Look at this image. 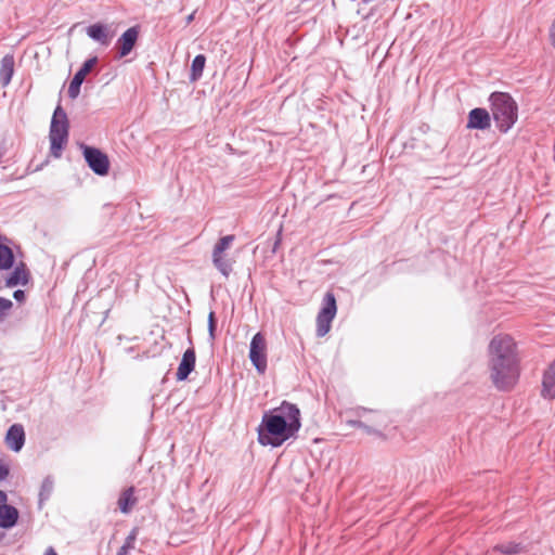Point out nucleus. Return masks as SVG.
Here are the masks:
<instances>
[{
    "mask_svg": "<svg viewBox=\"0 0 555 555\" xmlns=\"http://www.w3.org/2000/svg\"><path fill=\"white\" fill-rule=\"evenodd\" d=\"M301 427L300 411L294 403L283 401L279 408L264 412L258 427V442L272 448L296 438Z\"/></svg>",
    "mask_w": 555,
    "mask_h": 555,
    "instance_id": "obj_1",
    "label": "nucleus"
},
{
    "mask_svg": "<svg viewBox=\"0 0 555 555\" xmlns=\"http://www.w3.org/2000/svg\"><path fill=\"white\" fill-rule=\"evenodd\" d=\"M490 378L499 390H511L519 377L516 344L506 334L494 336L489 344Z\"/></svg>",
    "mask_w": 555,
    "mask_h": 555,
    "instance_id": "obj_2",
    "label": "nucleus"
},
{
    "mask_svg": "<svg viewBox=\"0 0 555 555\" xmlns=\"http://www.w3.org/2000/svg\"><path fill=\"white\" fill-rule=\"evenodd\" d=\"M491 115L503 133H506L517 121L518 107L514 99L504 92H494L490 95Z\"/></svg>",
    "mask_w": 555,
    "mask_h": 555,
    "instance_id": "obj_3",
    "label": "nucleus"
},
{
    "mask_svg": "<svg viewBox=\"0 0 555 555\" xmlns=\"http://www.w3.org/2000/svg\"><path fill=\"white\" fill-rule=\"evenodd\" d=\"M50 154L60 158L68 140V119L65 111L59 105L52 116L50 132Z\"/></svg>",
    "mask_w": 555,
    "mask_h": 555,
    "instance_id": "obj_4",
    "label": "nucleus"
},
{
    "mask_svg": "<svg viewBox=\"0 0 555 555\" xmlns=\"http://www.w3.org/2000/svg\"><path fill=\"white\" fill-rule=\"evenodd\" d=\"M337 312L336 298L331 292L324 295L322 301V308L317 315V336H325L330 330L332 321L334 320Z\"/></svg>",
    "mask_w": 555,
    "mask_h": 555,
    "instance_id": "obj_5",
    "label": "nucleus"
},
{
    "mask_svg": "<svg viewBox=\"0 0 555 555\" xmlns=\"http://www.w3.org/2000/svg\"><path fill=\"white\" fill-rule=\"evenodd\" d=\"M82 154L90 169L98 176H106L109 170V159L101 150L81 144Z\"/></svg>",
    "mask_w": 555,
    "mask_h": 555,
    "instance_id": "obj_6",
    "label": "nucleus"
},
{
    "mask_svg": "<svg viewBox=\"0 0 555 555\" xmlns=\"http://www.w3.org/2000/svg\"><path fill=\"white\" fill-rule=\"evenodd\" d=\"M267 344L263 335L257 333L253 336L249 348V359L258 373L263 374L267 370Z\"/></svg>",
    "mask_w": 555,
    "mask_h": 555,
    "instance_id": "obj_7",
    "label": "nucleus"
},
{
    "mask_svg": "<svg viewBox=\"0 0 555 555\" xmlns=\"http://www.w3.org/2000/svg\"><path fill=\"white\" fill-rule=\"evenodd\" d=\"M98 64V57L93 56L88 59L80 69L74 75L69 87H68V96L70 99H76L79 95L80 87L86 78V76L93 69V67Z\"/></svg>",
    "mask_w": 555,
    "mask_h": 555,
    "instance_id": "obj_8",
    "label": "nucleus"
},
{
    "mask_svg": "<svg viewBox=\"0 0 555 555\" xmlns=\"http://www.w3.org/2000/svg\"><path fill=\"white\" fill-rule=\"evenodd\" d=\"M139 38V29L137 26L128 28L117 40L116 48L118 50V57L127 56L134 48Z\"/></svg>",
    "mask_w": 555,
    "mask_h": 555,
    "instance_id": "obj_9",
    "label": "nucleus"
},
{
    "mask_svg": "<svg viewBox=\"0 0 555 555\" xmlns=\"http://www.w3.org/2000/svg\"><path fill=\"white\" fill-rule=\"evenodd\" d=\"M491 126V117L485 108H474L468 114V121L466 127L468 129L486 130Z\"/></svg>",
    "mask_w": 555,
    "mask_h": 555,
    "instance_id": "obj_10",
    "label": "nucleus"
},
{
    "mask_svg": "<svg viewBox=\"0 0 555 555\" xmlns=\"http://www.w3.org/2000/svg\"><path fill=\"white\" fill-rule=\"evenodd\" d=\"M86 33L92 40L105 47L111 43L114 37V33L111 31L109 27L101 23H95L88 26Z\"/></svg>",
    "mask_w": 555,
    "mask_h": 555,
    "instance_id": "obj_11",
    "label": "nucleus"
},
{
    "mask_svg": "<svg viewBox=\"0 0 555 555\" xmlns=\"http://www.w3.org/2000/svg\"><path fill=\"white\" fill-rule=\"evenodd\" d=\"M195 361L196 356L194 348L192 347L186 349L182 356L181 362L176 373V377L178 380H185L189 377V375L195 367Z\"/></svg>",
    "mask_w": 555,
    "mask_h": 555,
    "instance_id": "obj_12",
    "label": "nucleus"
},
{
    "mask_svg": "<svg viewBox=\"0 0 555 555\" xmlns=\"http://www.w3.org/2000/svg\"><path fill=\"white\" fill-rule=\"evenodd\" d=\"M7 446L14 452L22 450L25 443L24 428L20 424L12 425L5 435Z\"/></svg>",
    "mask_w": 555,
    "mask_h": 555,
    "instance_id": "obj_13",
    "label": "nucleus"
},
{
    "mask_svg": "<svg viewBox=\"0 0 555 555\" xmlns=\"http://www.w3.org/2000/svg\"><path fill=\"white\" fill-rule=\"evenodd\" d=\"M14 56L13 54H5L1 59L0 63V83L2 87H7L10 85L12 77L14 75Z\"/></svg>",
    "mask_w": 555,
    "mask_h": 555,
    "instance_id": "obj_14",
    "label": "nucleus"
},
{
    "mask_svg": "<svg viewBox=\"0 0 555 555\" xmlns=\"http://www.w3.org/2000/svg\"><path fill=\"white\" fill-rule=\"evenodd\" d=\"M18 511L12 505L0 506V528L10 529L17 524Z\"/></svg>",
    "mask_w": 555,
    "mask_h": 555,
    "instance_id": "obj_15",
    "label": "nucleus"
},
{
    "mask_svg": "<svg viewBox=\"0 0 555 555\" xmlns=\"http://www.w3.org/2000/svg\"><path fill=\"white\" fill-rule=\"evenodd\" d=\"M542 385H543L542 396L544 398L554 399L555 398V360L550 365L548 370L544 373Z\"/></svg>",
    "mask_w": 555,
    "mask_h": 555,
    "instance_id": "obj_16",
    "label": "nucleus"
},
{
    "mask_svg": "<svg viewBox=\"0 0 555 555\" xmlns=\"http://www.w3.org/2000/svg\"><path fill=\"white\" fill-rule=\"evenodd\" d=\"M137 502L138 499L134 496V488L129 487L120 493L117 504L121 513L129 514Z\"/></svg>",
    "mask_w": 555,
    "mask_h": 555,
    "instance_id": "obj_17",
    "label": "nucleus"
},
{
    "mask_svg": "<svg viewBox=\"0 0 555 555\" xmlns=\"http://www.w3.org/2000/svg\"><path fill=\"white\" fill-rule=\"evenodd\" d=\"M28 283V272L24 264L16 266L10 276L7 279V286L13 287L18 284L25 285Z\"/></svg>",
    "mask_w": 555,
    "mask_h": 555,
    "instance_id": "obj_18",
    "label": "nucleus"
},
{
    "mask_svg": "<svg viewBox=\"0 0 555 555\" xmlns=\"http://www.w3.org/2000/svg\"><path fill=\"white\" fill-rule=\"evenodd\" d=\"M522 550L524 546L520 543L506 542L495 545L489 555H493L495 552H500L506 555H515L522 552Z\"/></svg>",
    "mask_w": 555,
    "mask_h": 555,
    "instance_id": "obj_19",
    "label": "nucleus"
},
{
    "mask_svg": "<svg viewBox=\"0 0 555 555\" xmlns=\"http://www.w3.org/2000/svg\"><path fill=\"white\" fill-rule=\"evenodd\" d=\"M205 63H206V57L203 54H198L193 59L192 65H191V76H190V79L192 81H196L202 77L203 70L205 67Z\"/></svg>",
    "mask_w": 555,
    "mask_h": 555,
    "instance_id": "obj_20",
    "label": "nucleus"
},
{
    "mask_svg": "<svg viewBox=\"0 0 555 555\" xmlns=\"http://www.w3.org/2000/svg\"><path fill=\"white\" fill-rule=\"evenodd\" d=\"M212 263L218 269V271L228 278L232 271V264L229 259L225 258L223 254L214 255L212 254Z\"/></svg>",
    "mask_w": 555,
    "mask_h": 555,
    "instance_id": "obj_21",
    "label": "nucleus"
},
{
    "mask_svg": "<svg viewBox=\"0 0 555 555\" xmlns=\"http://www.w3.org/2000/svg\"><path fill=\"white\" fill-rule=\"evenodd\" d=\"M14 256L12 249L7 245L0 244V270H8L12 267Z\"/></svg>",
    "mask_w": 555,
    "mask_h": 555,
    "instance_id": "obj_22",
    "label": "nucleus"
},
{
    "mask_svg": "<svg viewBox=\"0 0 555 555\" xmlns=\"http://www.w3.org/2000/svg\"><path fill=\"white\" fill-rule=\"evenodd\" d=\"M54 489V480L51 476H47L41 485L39 492V502L42 503L51 496Z\"/></svg>",
    "mask_w": 555,
    "mask_h": 555,
    "instance_id": "obj_23",
    "label": "nucleus"
},
{
    "mask_svg": "<svg viewBox=\"0 0 555 555\" xmlns=\"http://www.w3.org/2000/svg\"><path fill=\"white\" fill-rule=\"evenodd\" d=\"M234 240H235V236L233 234L225 235V236L221 237L215 245L212 254L214 255L224 254V251L230 248V246L232 245Z\"/></svg>",
    "mask_w": 555,
    "mask_h": 555,
    "instance_id": "obj_24",
    "label": "nucleus"
},
{
    "mask_svg": "<svg viewBox=\"0 0 555 555\" xmlns=\"http://www.w3.org/2000/svg\"><path fill=\"white\" fill-rule=\"evenodd\" d=\"M13 308L12 300L0 297V323L4 322Z\"/></svg>",
    "mask_w": 555,
    "mask_h": 555,
    "instance_id": "obj_25",
    "label": "nucleus"
},
{
    "mask_svg": "<svg viewBox=\"0 0 555 555\" xmlns=\"http://www.w3.org/2000/svg\"><path fill=\"white\" fill-rule=\"evenodd\" d=\"M138 533H139V529L137 527H134L130 531V533L127 535V538L125 539V542H124L121 548L127 550V551L134 548V542L137 540Z\"/></svg>",
    "mask_w": 555,
    "mask_h": 555,
    "instance_id": "obj_26",
    "label": "nucleus"
},
{
    "mask_svg": "<svg viewBox=\"0 0 555 555\" xmlns=\"http://www.w3.org/2000/svg\"><path fill=\"white\" fill-rule=\"evenodd\" d=\"M216 327H217V323H216L215 312L210 311L208 314V334H209V339L211 343L216 339Z\"/></svg>",
    "mask_w": 555,
    "mask_h": 555,
    "instance_id": "obj_27",
    "label": "nucleus"
},
{
    "mask_svg": "<svg viewBox=\"0 0 555 555\" xmlns=\"http://www.w3.org/2000/svg\"><path fill=\"white\" fill-rule=\"evenodd\" d=\"M347 424L352 426V427H358V428H362L364 429L367 434H374L375 430L367 426L365 423H363L362 421L360 420H348L347 421Z\"/></svg>",
    "mask_w": 555,
    "mask_h": 555,
    "instance_id": "obj_28",
    "label": "nucleus"
},
{
    "mask_svg": "<svg viewBox=\"0 0 555 555\" xmlns=\"http://www.w3.org/2000/svg\"><path fill=\"white\" fill-rule=\"evenodd\" d=\"M369 412H374V411L363 408V406H357L351 411V413H353L358 417H362L365 413H369Z\"/></svg>",
    "mask_w": 555,
    "mask_h": 555,
    "instance_id": "obj_29",
    "label": "nucleus"
},
{
    "mask_svg": "<svg viewBox=\"0 0 555 555\" xmlns=\"http://www.w3.org/2000/svg\"><path fill=\"white\" fill-rule=\"evenodd\" d=\"M10 468L9 466L0 461V480L5 479L9 476Z\"/></svg>",
    "mask_w": 555,
    "mask_h": 555,
    "instance_id": "obj_30",
    "label": "nucleus"
},
{
    "mask_svg": "<svg viewBox=\"0 0 555 555\" xmlns=\"http://www.w3.org/2000/svg\"><path fill=\"white\" fill-rule=\"evenodd\" d=\"M551 44L555 48V16L548 29Z\"/></svg>",
    "mask_w": 555,
    "mask_h": 555,
    "instance_id": "obj_31",
    "label": "nucleus"
},
{
    "mask_svg": "<svg viewBox=\"0 0 555 555\" xmlns=\"http://www.w3.org/2000/svg\"><path fill=\"white\" fill-rule=\"evenodd\" d=\"M13 297L17 301H23L25 299V293L22 289H17L13 293Z\"/></svg>",
    "mask_w": 555,
    "mask_h": 555,
    "instance_id": "obj_32",
    "label": "nucleus"
},
{
    "mask_svg": "<svg viewBox=\"0 0 555 555\" xmlns=\"http://www.w3.org/2000/svg\"><path fill=\"white\" fill-rule=\"evenodd\" d=\"M7 493L0 490V506L8 505L7 502Z\"/></svg>",
    "mask_w": 555,
    "mask_h": 555,
    "instance_id": "obj_33",
    "label": "nucleus"
},
{
    "mask_svg": "<svg viewBox=\"0 0 555 555\" xmlns=\"http://www.w3.org/2000/svg\"><path fill=\"white\" fill-rule=\"evenodd\" d=\"M43 555H57L53 547H49Z\"/></svg>",
    "mask_w": 555,
    "mask_h": 555,
    "instance_id": "obj_34",
    "label": "nucleus"
},
{
    "mask_svg": "<svg viewBox=\"0 0 555 555\" xmlns=\"http://www.w3.org/2000/svg\"><path fill=\"white\" fill-rule=\"evenodd\" d=\"M128 553H129V551L124 550V548H121V547H120V548L117 551V554H116V555H128Z\"/></svg>",
    "mask_w": 555,
    "mask_h": 555,
    "instance_id": "obj_35",
    "label": "nucleus"
}]
</instances>
